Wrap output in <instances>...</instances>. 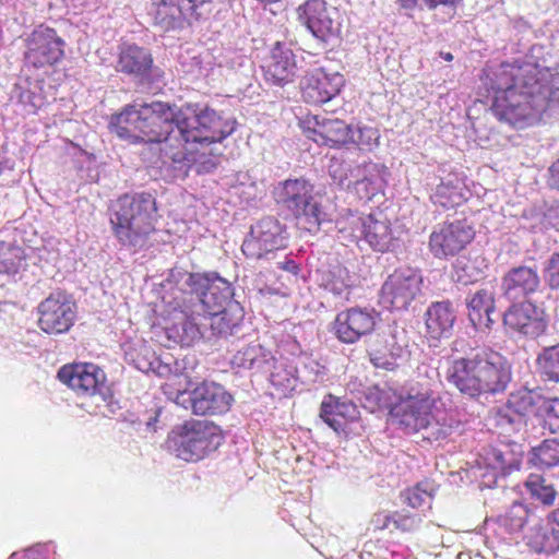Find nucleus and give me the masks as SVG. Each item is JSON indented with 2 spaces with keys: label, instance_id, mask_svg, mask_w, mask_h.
<instances>
[{
  "label": "nucleus",
  "instance_id": "obj_1",
  "mask_svg": "<svg viewBox=\"0 0 559 559\" xmlns=\"http://www.w3.org/2000/svg\"><path fill=\"white\" fill-rule=\"evenodd\" d=\"M491 88L495 117L523 130L539 123L544 114L559 104V72L530 61L502 63Z\"/></svg>",
  "mask_w": 559,
  "mask_h": 559
},
{
  "label": "nucleus",
  "instance_id": "obj_2",
  "mask_svg": "<svg viewBox=\"0 0 559 559\" xmlns=\"http://www.w3.org/2000/svg\"><path fill=\"white\" fill-rule=\"evenodd\" d=\"M180 119L181 109L176 105L160 100L130 104L111 115L109 129L130 144H160L178 130Z\"/></svg>",
  "mask_w": 559,
  "mask_h": 559
},
{
  "label": "nucleus",
  "instance_id": "obj_3",
  "mask_svg": "<svg viewBox=\"0 0 559 559\" xmlns=\"http://www.w3.org/2000/svg\"><path fill=\"white\" fill-rule=\"evenodd\" d=\"M445 378L462 394L478 397L503 392L512 372L503 355L491 348H481L451 359Z\"/></svg>",
  "mask_w": 559,
  "mask_h": 559
},
{
  "label": "nucleus",
  "instance_id": "obj_4",
  "mask_svg": "<svg viewBox=\"0 0 559 559\" xmlns=\"http://www.w3.org/2000/svg\"><path fill=\"white\" fill-rule=\"evenodd\" d=\"M441 404L438 381L417 380L401 397L395 415L409 432H421L423 438L430 442L442 441L457 425L440 407Z\"/></svg>",
  "mask_w": 559,
  "mask_h": 559
},
{
  "label": "nucleus",
  "instance_id": "obj_5",
  "mask_svg": "<svg viewBox=\"0 0 559 559\" xmlns=\"http://www.w3.org/2000/svg\"><path fill=\"white\" fill-rule=\"evenodd\" d=\"M109 213L112 234L122 246L143 248L155 231L157 204L148 192L119 197Z\"/></svg>",
  "mask_w": 559,
  "mask_h": 559
},
{
  "label": "nucleus",
  "instance_id": "obj_6",
  "mask_svg": "<svg viewBox=\"0 0 559 559\" xmlns=\"http://www.w3.org/2000/svg\"><path fill=\"white\" fill-rule=\"evenodd\" d=\"M234 131V122L223 118L214 109L204 107L188 117L181 111V119L178 121L179 138H176V145H166L164 154L174 163L186 160L198 162L197 157H190L193 153L188 145H210L221 142Z\"/></svg>",
  "mask_w": 559,
  "mask_h": 559
},
{
  "label": "nucleus",
  "instance_id": "obj_7",
  "mask_svg": "<svg viewBox=\"0 0 559 559\" xmlns=\"http://www.w3.org/2000/svg\"><path fill=\"white\" fill-rule=\"evenodd\" d=\"M224 442L221 427L213 421L189 419L176 426L169 443L178 459L199 462L215 452Z\"/></svg>",
  "mask_w": 559,
  "mask_h": 559
},
{
  "label": "nucleus",
  "instance_id": "obj_8",
  "mask_svg": "<svg viewBox=\"0 0 559 559\" xmlns=\"http://www.w3.org/2000/svg\"><path fill=\"white\" fill-rule=\"evenodd\" d=\"M313 192L314 186L304 177L286 179L275 190L277 203L294 215L300 229L309 233L318 231L324 219V212Z\"/></svg>",
  "mask_w": 559,
  "mask_h": 559
},
{
  "label": "nucleus",
  "instance_id": "obj_9",
  "mask_svg": "<svg viewBox=\"0 0 559 559\" xmlns=\"http://www.w3.org/2000/svg\"><path fill=\"white\" fill-rule=\"evenodd\" d=\"M23 60L28 70L47 71L64 59V39L57 31L38 25L24 39Z\"/></svg>",
  "mask_w": 559,
  "mask_h": 559
},
{
  "label": "nucleus",
  "instance_id": "obj_10",
  "mask_svg": "<svg viewBox=\"0 0 559 559\" xmlns=\"http://www.w3.org/2000/svg\"><path fill=\"white\" fill-rule=\"evenodd\" d=\"M78 318V305L66 290H55L37 306V325L48 335L68 333Z\"/></svg>",
  "mask_w": 559,
  "mask_h": 559
},
{
  "label": "nucleus",
  "instance_id": "obj_11",
  "mask_svg": "<svg viewBox=\"0 0 559 559\" xmlns=\"http://www.w3.org/2000/svg\"><path fill=\"white\" fill-rule=\"evenodd\" d=\"M423 277L412 267H399L383 282L379 302L390 311L406 310L421 292Z\"/></svg>",
  "mask_w": 559,
  "mask_h": 559
},
{
  "label": "nucleus",
  "instance_id": "obj_12",
  "mask_svg": "<svg viewBox=\"0 0 559 559\" xmlns=\"http://www.w3.org/2000/svg\"><path fill=\"white\" fill-rule=\"evenodd\" d=\"M502 323L508 333L536 340L547 333L549 318L544 308L530 300H522L507 308Z\"/></svg>",
  "mask_w": 559,
  "mask_h": 559
},
{
  "label": "nucleus",
  "instance_id": "obj_13",
  "mask_svg": "<svg viewBox=\"0 0 559 559\" xmlns=\"http://www.w3.org/2000/svg\"><path fill=\"white\" fill-rule=\"evenodd\" d=\"M298 22L323 44L338 36L341 23L338 9L325 0H306L296 9Z\"/></svg>",
  "mask_w": 559,
  "mask_h": 559
},
{
  "label": "nucleus",
  "instance_id": "obj_14",
  "mask_svg": "<svg viewBox=\"0 0 559 559\" xmlns=\"http://www.w3.org/2000/svg\"><path fill=\"white\" fill-rule=\"evenodd\" d=\"M475 238V230L464 219L437 224L429 235L428 249L436 259H448L463 251Z\"/></svg>",
  "mask_w": 559,
  "mask_h": 559
},
{
  "label": "nucleus",
  "instance_id": "obj_15",
  "mask_svg": "<svg viewBox=\"0 0 559 559\" xmlns=\"http://www.w3.org/2000/svg\"><path fill=\"white\" fill-rule=\"evenodd\" d=\"M285 227L274 217H264L251 227L241 245L248 259L260 260L286 246Z\"/></svg>",
  "mask_w": 559,
  "mask_h": 559
},
{
  "label": "nucleus",
  "instance_id": "obj_16",
  "mask_svg": "<svg viewBox=\"0 0 559 559\" xmlns=\"http://www.w3.org/2000/svg\"><path fill=\"white\" fill-rule=\"evenodd\" d=\"M379 313L373 309L350 307L338 312L331 324V332L343 344H355L374 332Z\"/></svg>",
  "mask_w": 559,
  "mask_h": 559
},
{
  "label": "nucleus",
  "instance_id": "obj_17",
  "mask_svg": "<svg viewBox=\"0 0 559 559\" xmlns=\"http://www.w3.org/2000/svg\"><path fill=\"white\" fill-rule=\"evenodd\" d=\"M57 378L76 395L84 397L100 393L106 382L104 370L93 362L67 364L58 370Z\"/></svg>",
  "mask_w": 559,
  "mask_h": 559
},
{
  "label": "nucleus",
  "instance_id": "obj_18",
  "mask_svg": "<svg viewBox=\"0 0 559 559\" xmlns=\"http://www.w3.org/2000/svg\"><path fill=\"white\" fill-rule=\"evenodd\" d=\"M304 134L329 147H341L350 144L352 126L341 119H330L319 116H308L301 122Z\"/></svg>",
  "mask_w": 559,
  "mask_h": 559
},
{
  "label": "nucleus",
  "instance_id": "obj_19",
  "mask_svg": "<svg viewBox=\"0 0 559 559\" xmlns=\"http://www.w3.org/2000/svg\"><path fill=\"white\" fill-rule=\"evenodd\" d=\"M155 7V22L166 29L180 27L186 21H200L201 9L211 0H152Z\"/></svg>",
  "mask_w": 559,
  "mask_h": 559
},
{
  "label": "nucleus",
  "instance_id": "obj_20",
  "mask_svg": "<svg viewBox=\"0 0 559 559\" xmlns=\"http://www.w3.org/2000/svg\"><path fill=\"white\" fill-rule=\"evenodd\" d=\"M233 396L225 388L215 382L203 381L190 394L192 413L199 416H216L227 413Z\"/></svg>",
  "mask_w": 559,
  "mask_h": 559
},
{
  "label": "nucleus",
  "instance_id": "obj_21",
  "mask_svg": "<svg viewBox=\"0 0 559 559\" xmlns=\"http://www.w3.org/2000/svg\"><path fill=\"white\" fill-rule=\"evenodd\" d=\"M344 79L338 73H326L316 69L307 73L301 81V95L306 103L321 105L335 97L343 85Z\"/></svg>",
  "mask_w": 559,
  "mask_h": 559
},
{
  "label": "nucleus",
  "instance_id": "obj_22",
  "mask_svg": "<svg viewBox=\"0 0 559 559\" xmlns=\"http://www.w3.org/2000/svg\"><path fill=\"white\" fill-rule=\"evenodd\" d=\"M359 415L355 403L331 393L324 395L320 404V419L337 435L345 433L348 427L359 419Z\"/></svg>",
  "mask_w": 559,
  "mask_h": 559
},
{
  "label": "nucleus",
  "instance_id": "obj_23",
  "mask_svg": "<svg viewBox=\"0 0 559 559\" xmlns=\"http://www.w3.org/2000/svg\"><path fill=\"white\" fill-rule=\"evenodd\" d=\"M496 288L484 286L466 298L467 318L477 331H491L495 325L492 316L497 311Z\"/></svg>",
  "mask_w": 559,
  "mask_h": 559
},
{
  "label": "nucleus",
  "instance_id": "obj_24",
  "mask_svg": "<svg viewBox=\"0 0 559 559\" xmlns=\"http://www.w3.org/2000/svg\"><path fill=\"white\" fill-rule=\"evenodd\" d=\"M540 287V277L535 267L520 265L510 269L501 278V290L506 298H526Z\"/></svg>",
  "mask_w": 559,
  "mask_h": 559
},
{
  "label": "nucleus",
  "instance_id": "obj_25",
  "mask_svg": "<svg viewBox=\"0 0 559 559\" xmlns=\"http://www.w3.org/2000/svg\"><path fill=\"white\" fill-rule=\"evenodd\" d=\"M264 78L272 84L284 86L292 82L296 72V60L292 49L277 41L263 66Z\"/></svg>",
  "mask_w": 559,
  "mask_h": 559
},
{
  "label": "nucleus",
  "instance_id": "obj_26",
  "mask_svg": "<svg viewBox=\"0 0 559 559\" xmlns=\"http://www.w3.org/2000/svg\"><path fill=\"white\" fill-rule=\"evenodd\" d=\"M226 284L218 276L202 273H187L182 283V292L195 295L204 309H213L214 306H222L227 301V296L218 293L215 282Z\"/></svg>",
  "mask_w": 559,
  "mask_h": 559
},
{
  "label": "nucleus",
  "instance_id": "obj_27",
  "mask_svg": "<svg viewBox=\"0 0 559 559\" xmlns=\"http://www.w3.org/2000/svg\"><path fill=\"white\" fill-rule=\"evenodd\" d=\"M353 187L359 199L372 200L383 192L384 178L382 167L376 163H364L354 167Z\"/></svg>",
  "mask_w": 559,
  "mask_h": 559
},
{
  "label": "nucleus",
  "instance_id": "obj_28",
  "mask_svg": "<svg viewBox=\"0 0 559 559\" xmlns=\"http://www.w3.org/2000/svg\"><path fill=\"white\" fill-rule=\"evenodd\" d=\"M362 239L377 251L386 252L394 246L392 225L386 215L379 211L367 215Z\"/></svg>",
  "mask_w": 559,
  "mask_h": 559
},
{
  "label": "nucleus",
  "instance_id": "obj_29",
  "mask_svg": "<svg viewBox=\"0 0 559 559\" xmlns=\"http://www.w3.org/2000/svg\"><path fill=\"white\" fill-rule=\"evenodd\" d=\"M454 321L455 312L449 300L432 302L425 313L427 336L436 341L447 337L453 328Z\"/></svg>",
  "mask_w": 559,
  "mask_h": 559
},
{
  "label": "nucleus",
  "instance_id": "obj_30",
  "mask_svg": "<svg viewBox=\"0 0 559 559\" xmlns=\"http://www.w3.org/2000/svg\"><path fill=\"white\" fill-rule=\"evenodd\" d=\"M465 192L464 182L456 175H450L436 187L430 200L435 205L450 210L466 201Z\"/></svg>",
  "mask_w": 559,
  "mask_h": 559
},
{
  "label": "nucleus",
  "instance_id": "obj_31",
  "mask_svg": "<svg viewBox=\"0 0 559 559\" xmlns=\"http://www.w3.org/2000/svg\"><path fill=\"white\" fill-rule=\"evenodd\" d=\"M153 66V57L145 48L129 45L121 49L117 62L118 71L133 75L148 74Z\"/></svg>",
  "mask_w": 559,
  "mask_h": 559
},
{
  "label": "nucleus",
  "instance_id": "obj_32",
  "mask_svg": "<svg viewBox=\"0 0 559 559\" xmlns=\"http://www.w3.org/2000/svg\"><path fill=\"white\" fill-rule=\"evenodd\" d=\"M320 286L334 296L348 300L355 287V281L345 266L337 264L322 273Z\"/></svg>",
  "mask_w": 559,
  "mask_h": 559
},
{
  "label": "nucleus",
  "instance_id": "obj_33",
  "mask_svg": "<svg viewBox=\"0 0 559 559\" xmlns=\"http://www.w3.org/2000/svg\"><path fill=\"white\" fill-rule=\"evenodd\" d=\"M274 357L270 350L260 344H255L249 345L238 350L234 355L231 364L234 367L239 369H248L254 372H262L266 369V367L271 366Z\"/></svg>",
  "mask_w": 559,
  "mask_h": 559
},
{
  "label": "nucleus",
  "instance_id": "obj_34",
  "mask_svg": "<svg viewBox=\"0 0 559 559\" xmlns=\"http://www.w3.org/2000/svg\"><path fill=\"white\" fill-rule=\"evenodd\" d=\"M527 545L535 552L554 554L559 550V530L549 522L535 525L528 536Z\"/></svg>",
  "mask_w": 559,
  "mask_h": 559
},
{
  "label": "nucleus",
  "instance_id": "obj_35",
  "mask_svg": "<svg viewBox=\"0 0 559 559\" xmlns=\"http://www.w3.org/2000/svg\"><path fill=\"white\" fill-rule=\"evenodd\" d=\"M271 365L270 382L274 388L275 394L278 397H287L296 388V369L284 361H276L275 359Z\"/></svg>",
  "mask_w": 559,
  "mask_h": 559
},
{
  "label": "nucleus",
  "instance_id": "obj_36",
  "mask_svg": "<svg viewBox=\"0 0 559 559\" xmlns=\"http://www.w3.org/2000/svg\"><path fill=\"white\" fill-rule=\"evenodd\" d=\"M536 367L544 379L559 383V343L546 346L538 353Z\"/></svg>",
  "mask_w": 559,
  "mask_h": 559
},
{
  "label": "nucleus",
  "instance_id": "obj_37",
  "mask_svg": "<svg viewBox=\"0 0 559 559\" xmlns=\"http://www.w3.org/2000/svg\"><path fill=\"white\" fill-rule=\"evenodd\" d=\"M25 259L26 254L21 246L0 241V274H16Z\"/></svg>",
  "mask_w": 559,
  "mask_h": 559
},
{
  "label": "nucleus",
  "instance_id": "obj_38",
  "mask_svg": "<svg viewBox=\"0 0 559 559\" xmlns=\"http://www.w3.org/2000/svg\"><path fill=\"white\" fill-rule=\"evenodd\" d=\"M531 462L539 468H549L559 464V440L546 439L532 449Z\"/></svg>",
  "mask_w": 559,
  "mask_h": 559
},
{
  "label": "nucleus",
  "instance_id": "obj_39",
  "mask_svg": "<svg viewBox=\"0 0 559 559\" xmlns=\"http://www.w3.org/2000/svg\"><path fill=\"white\" fill-rule=\"evenodd\" d=\"M210 314V326L215 335L222 336L231 334L233 330L238 326V319H235L230 309L222 306H214L213 309H205Z\"/></svg>",
  "mask_w": 559,
  "mask_h": 559
},
{
  "label": "nucleus",
  "instance_id": "obj_40",
  "mask_svg": "<svg viewBox=\"0 0 559 559\" xmlns=\"http://www.w3.org/2000/svg\"><path fill=\"white\" fill-rule=\"evenodd\" d=\"M525 486L531 496L539 500L542 503L546 506L554 504L557 492L554 486L548 484L543 476L531 474L525 481Z\"/></svg>",
  "mask_w": 559,
  "mask_h": 559
},
{
  "label": "nucleus",
  "instance_id": "obj_41",
  "mask_svg": "<svg viewBox=\"0 0 559 559\" xmlns=\"http://www.w3.org/2000/svg\"><path fill=\"white\" fill-rule=\"evenodd\" d=\"M380 132L376 127L357 124L354 129L352 127V140L350 144H355L357 147L364 151H372L379 145Z\"/></svg>",
  "mask_w": 559,
  "mask_h": 559
},
{
  "label": "nucleus",
  "instance_id": "obj_42",
  "mask_svg": "<svg viewBox=\"0 0 559 559\" xmlns=\"http://www.w3.org/2000/svg\"><path fill=\"white\" fill-rule=\"evenodd\" d=\"M367 224V215L361 216L348 213L336 221V228L341 234L350 237L353 240L362 239L365 226Z\"/></svg>",
  "mask_w": 559,
  "mask_h": 559
},
{
  "label": "nucleus",
  "instance_id": "obj_43",
  "mask_svg": "<svg viewBox=\"0 0 559 559\" xmlns=\"http://www.w3.org/2000/svg\"><path fill=\"white\" fill-rule=\"evenodd\" d=\"M424 514L420 512H411L408 510H395L393 528L394 532L411 534L419 530L423 523Z\"/></svg>",
  "mask_w": 559,
  "mask_h": 559
},
{
  "label": "nucleus",
  "instance_id": "obj_44",
  "mask_svg": "<svg viewBox=\"0 0 559 559\" xmlns=\"http://www.w3.org/2000/svg\"><path fill=\"white\" fill-rule=\"evenodd\" d=\"M401 499L406 506L419 512L418 510L425 504H428V508H430L432 493L424 487L423 483H418L403 490L401 492Z\"/></svg>",
  "mask_w": 559,
  "mask_h": 559
},
{
  "label": "nucleus",
  "instance_id": "obj_45",
  "mask_svg": "<svg viewBox=\"0 0 559 559\" xmlns=\"http://www.w3.org/2000/svg\"><path fill=\"white\" fill-rule=\"evenodd\" d=\"M483 275V271L471 259H460L454 265L453 277L462 285L472 284Z\"/></svg>",
  "mask_w": 559,
  "mask_h": 559
},
{
  "label": "nucleus",
  "instance_id": "obj_46",
  "mask_svg": "<svg viewBox=\"0 0 559 559\" xmlns=\"http://www.w3.org/2000/svg\"><path fill=\"white\" fill-rule=\"evenodd\" d=\"M543 426L551 433L559 432V397L546 399L539 407Z\"/></svg>",
  "mask_w": 559,
  "mask_h": 559
},
{
  "label": "nucleus",
  "instance_id": "obj_47",
  "mask_svg": "<svg viewBox=\"0 0 559 559\" xmlns=\"http://www.w3.org/2000/svg\"><path fill=\"white\" fill-rule=\"evenodd\" d=\"M354 167L346 160L333 157L329 164V174L333 181L338 186H346L349 188L353 182Z\"/></svg>",
  "mask_w": 559,
  "mask_h": 559
},
{
  "label": "nucleus",
  "instance_id": "obj_48",
  "mask_svg": "<svg viewBox=\"0 0 559 559\" xmlns=\"http://www.w3.org/2000/svg\"><path fill=\"white\" fill-rule=\"evenodd\" d=\"M507 408L519 416H527L535 408L534 399L531 392H518L511 394Z\"/></svg>",
  "mask_w": 559,
  "mask_h": 559
},
{
  "label": "nucleus",
  "instance_id": "obj_49",
  "mask_svg": "<svg viewBox=\"0 0 559 559\" xmlns=\"http://www.w3.org/2000/svg\"><path fill=\"white\" fill-rule=\"evenodd\" d=\"M527 512L521 504H514L502 516V523L510 533L519 532L526 523Z\"/></svg>",
  "mask_w": 559,
  "mask_h": 559
},
{
  "label": "nucleus",
  "instance_id": "obj_50",
  "mask_svg": "<svg viewBox=\"0 0 559 559\" xmlns=\"http://www.w3.org/2000/svg\"><path fill=\"white\" fill-rule=\"evenodd\" d=\"M393 521H394V511H389L385 509H379L372 515L369 520V530H371L373 533L377 532H394L393 528Z\"/></svg>",
  "mask_w": 559,
  "mask_h": 559
},
{
  "label": "nucleus",
  "instance_id": "obj_51",
  "mask_svg": "<svg viewBox=\"0 0 559 559\" xmlns=\"http://www.w3.org/2000/svg\"><path fill=\"white\" fill-rule=\"evenodd\" d=\"M545 280L551 289H559V252L549 258L545 267Z\"/></svg>",
  "mask_w": 559,
  "mask_h": 559
},
{
  "label": "nucleus",
  "instance_id": "obj_52",
  "mask_svg": "<svg viewBox=\"0 0 559 559\" xmlns=\"http://www.w3.org/2000/svg\"><path fill=\"white\" fill-rule=\"evenodd\" d=\"M162 389L164 393L170 399H178L185 394L187 390L185 379L179 374H175L168 378V380L163 384Z\"/></svg>",
  "mask_w": 559,
  "mask_h": 559
},
{
  "label": "nucleus",
  "instance_id": "obj_53",
  "mask_svg": "<svg viewBox=\"0 0 559 559\" xmlns=\"http://www.w3.org/2000/svg\"><path fill=\"white\" fill-rule=\"evenodd\" d=\"M48 555V545H36L26 549L22 556V559H47Z\"/></svg>",
  "mask_w": 559,
  "mask_h": 559
},
{
  "label": "nucleus",
  "instance_id": "obj_54",
  "mask_svg": "<svg viewBox=\"0 0 559 559\" xmlns=\"http://www.w3.org/2000/svg\"><path fill=\"white\" fill-rule=\"evenodd\" d=\"M488 461L493 468L506 469L508 466L504 454L498 449H491L488 454Z\"/></svg>",
  "mask_w": 559,
  "mask_h": 559
},
{
  "label": "nucleus",
  "instance_id": "obj_55",
  "mask_svg": "<svg viewBox=\"0 0 559 559\" xmlns=\"http://www.w3.org/2000/svg\"><path fill=\"white\" fill-rule=\"evenodd\" d=\"M548 185L552 189L559 190V158L548 169Z\"/></svg>",
  "mask_w": 559,
  "mask_h": 559
},
{
  "label": "nucleus",
  "instance_id": "obj_56",
  "mask_svg": "<svg viewBox=\"0 0 559 559\" xmlns=\"http://www.w3.org/2000/svg\"><path fill=\"white\" fill-rule=\"evenodd\" d=\"M278 269L284 270L293 275H298L300 272L299 265L293 259H285L283 262L277 263Z\"/></svg>",
  "mask_w": 559,
  "mask_h": 559
},
{
  "label": "nucleus",
  "instance_id": "obj_57",
  "mask_svg": "<svg viewBox=\"0 0 559 559\" xmlns=\"http://www.w3.org/2000/svg\"><path fill=\"white\" fill-rule=\"evenodd\" d=\"M550 521L557 527V530H559V508L552 511Z\"/></svg>",
  "mask_w": 559,
  "mask_h": 559
},
{
  "label": "nucleus",
  "instance_id": "obj_58",
  "mask_svg": "<svg viewBox=\"0 0 559 559\" xmlns=\"http://www.w3.org/2000/svg\"><path fill=\"white\" fill-rule=\"evenodd\" d=\"M442 57H443L447 61H451V60L453 59V56H452V53H450V52L442 53Z\"/></svg>",
  "mask_w": 559,
  "mask_h": 559
},
{
  "label": "nucleus",
  "instance_id": "obj_59",
  "mask_svg": "<svg viewBox=\"0 0 559 559\" xmlns=\"http://www.w3.org/2000/svg\"><path fill=\"white\" fill-rule=\"evenodd\" d=\"M25 96H26L27 98H31V93H28V92H27V93H23V94H22V97H25Z\"/></svg>",
  "mask_w": 559,
  "mask_h": 559
}]
</instances>
